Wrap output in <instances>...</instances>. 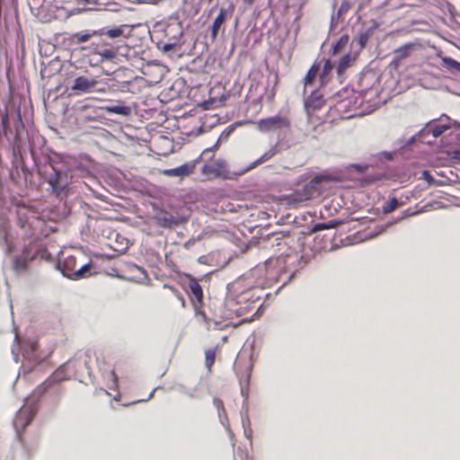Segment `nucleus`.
Returning a JSON list of instances; mask_svg holds the SVG:
<instances>
[{"instance_id":"nucleus-22","label":"nucleus","mask_w":460,"mask_h":460,"mask_svg":"<svg viewBox=\"0 0 460 460\" xmlns=\"http://www.w3.org/2000/svg\"><path fill=\"white\" fill-rule=\"evenodd\" d=\"M101 35H104L109 38L115 39V38H118L122 35V30L119 27H114V28L109 29V30L102 29L101 31Z\"/></svg>"},{"instance_id":"nucleus-2","label":"nucleus","mask_w":460,"mask_h":460,"mask_svg":"<svg viewBox=\"0 0 460 460\" xmlns=\"http://www.w3.org/2000/svg\"><path fill=\"white\" fill-rule=\"evenodd\" d=\"M246 123L256 124L257 128L263 133H269L279 129H289L291 128L290 119L288 116L279 114L259 119L256 122L248 120Z\"/></svg>"},{"instance_id":"nucleus-3","label":"nucleus","mask_w":460,"mask_h":460,"mask_svg":"<svg viewBox=\"0 0 460 460\" xmlns=\"http://www.w3.org/2000/svg\"><path fill=\"white\" fill-rule=\"evenodd\" d=\"M75 261L76 260L74 256H68L64 260L61 264L62 273L64 276L74 280H78L91 276V270L93 268V264L91 262L76 269Z\"/></svg>"},{"instance_id":"nucleus-21","label":"nucleus","mask_w":460,"mask_h":460,"mask_svg":"<svg viewBox=\"0 0 460 460\" xmlns=\"http://www.w3.org/2000/svg\"><path fill=\"white\" fill-rule=\"evenodd\" d=\"M333 68V65L331 63L330 60H326L323 68V71L320 75V81H321V86H323L325 84H327L328 79L327 76L332 72Z\"/></svg>"},{"instance_id":"nucleus-17","label":"nucleus","mask_w":460,"mask_h":460,"mask_svg":"<svg viewBox=\"0 0 460 460\" xmlns=\"http://www.w3.org/2000/svg\"><path fill=\"white\" fill-rule=\"evenodd\" d=\"M320 71V65L318 63H314L310 69L308 70L305 79L304 84L305 85H310L314 83L315 77L319 74Z\"/></svg>"},{"instance_id":"nucleus-38","label":"nucleus","mask_w":460,"mask_h":460,"mask_svg":"<svg viewBox=\"0 0 460 460\" xmlns=\"http://www.w3.org/2000/svg\"><path fill=\"white\" fill-rule=\"evenodd\" d=\"M274 96H275V91L273 90L272 93H270L269 99L272 101L274 99Z\"/></svg>"},{"instance_id":"nucleus-32","label":"nucleus","mask_w":460,"mask_h":460,"mask_svg":"<svg viewBox=\"0 0 460 460\" xmlns=\"http://www.w3.org/2000/svg\"><path fill=\"white\" fill-rule=\"evenodd\" d=\"M421 179L427 181L429 184H431L434 181V179L430 172L428 170H424L421 172Z\"/></svg>"},{"instance_id":"nucleus-4","label":"nucleus","mask_w":460,"mask_h":460,"mask_svg":"<svg viewBox=\"0 0 460 460\" xmlns=\"http://www.w3.org/2000/svg\"><path fill=\"white\" fill-rule=\"evenodd\" d=\"M71 178L72 176H69L67 172L53 168V172L49 175L48 182L53 189V191L57 195H60L66 191L71 183Z\"/></svg>"},{"instance_id":"nucleus-9","label":"nucleus","mask_w":460,"mask_h":460,"mask_svg":"<svg viewBox=\"0 0 460 460\" xmlns=\"http://www.w3.org/2000/svg\"><path fill=\"white\" fill-rule=\"evenodd\" d=\"M195 165L193 164H185L179 167L164 171L166 176H188L194 172Z\"/></svg>"},{"instance_id":"nucleus-12","label":"nucleus","mask_w":460,"mask_h":460,"mask_svg":"<svg viewBox=\"0 0 460 460\" xmlns=\"http://www.w3.org/2000/svg\"><path fill=\"white\" fill-rule=\"evenodd\" d=\"M279 152V147L277 145L271 146L267 152H265L261 157H259L257 160H255L251 165L248 167L247 170H252L257 167L258 165L269 161L271 159L274 155H276Z\"/></svg>"},{"instance_id":"nucleus-28","label":"nucleus","mask_w":460,"mask_h":460,"mask_svg":"<svg viewBox=\"0 0 460 460\" xmlns=\"http://www.w3.org/2000/svg\"><path fill=\"white\" fill-rule=\"evenodd\" d=\"M100 55L105 58V59H113L116 58L117 56V51L115 49H104L103 51H102L100 53Z\"/></svg>"},{"instance_id":"nucleus-34","label":"nucleus","mask_w":460,"mask_h":460,"mask_svg":"<svg viewBox=\"0 0 460 460\" xmlns=\"http://www.w3.org/2000/svg\"><path fill=\"white\" fill-rule=\"evenodd\" d=\"M451 157L456 162H460V148L453 150L451 152Z\"/></svg>"},{"instance_id":"nucleus-13","label":"nucleus","mask_w":460,"mask_h":460,"mask_svg":"<svg viewBox=\"0 0 460 460\" xmlns=\"http://www.w3.org/2000/svg\"><path fill=\"white\" fill-rule=\"evenodd\" d=\"M413 47H414V44L408 43L402 47L396 49L394 51V63L397 64V63L401 62L402 59L407 58L410 56V52L413 49Z\"/></svg>"},{"instance_id":"nucleus-25","label":"nucleus","mask_w":460,"mask_h":460,"mask_svg":"<svg viewBox=\"0 0 460 460\" xmlns=\"http://www.w3.org/2000/svg\"><path fill=\"white\" fill-rule=\"evenodd\" d=\"M358 45L359 46V48L362 49L365 48V46L367 45V42L368 40V35L367 33L366 32H362L360 33L359 35H358L355 40H354Z\"/></svg>"},{"instance_id":"nucleus-19","label":"nucleus","mask_w":460,"mask_h":460,"mask_svg":"<svg viewBox=\"0 0 460 460\" xmlns=\"http://www.w3.org/2000/svg\"><path fill=\"white\" fill-rule=\"evenodd\" d=\"M399 207V201L395 197H390L382 206L384 214H389Z\"/></svg>"},{"instance_id":"nucleus-31","label":"nucleus","mask_w":460,"mask_h":460,"mask_svg":"<svg viewBox=\"0 0 460 460\" xmlns=\"http://www.w3.org/2000/svg\"><path fill=\"white\" fill-rule=\"evenodd\" d=\"M109 377L112 380V385H111L109 388L115 390L117 388L118 379L114 370L109 373Z\"/></svg>"},{"instance_id":"nucleus-5","label":"nucleus","mask_w":460,"mask_h":460,"mask_svg":"<svg viewBox=\"0 0 460 460\" xmlns=\"http://www.w3.org/2000/svg\"><path fill=\"white\" fill-rule=\"evenodd\" d=\"M35 411L31 406H23L16 413L13 420V426L17 430L18 436L21 438V432L33 420Z\"/></svg>"},{"instance_id":"nucleus-11","label":"nucleus","mask_w":460,"mask_h":460,"mask_svg":"<svg viewBox=\"0 0 460 460\" xmlns=\"http://www.w3.org/2000/svg\"><path fill=\"white\" fill-rule=\"evenodd\" d=\"M231 13H228L226 9H221L219 14L215 19L212 26H211V36L213 39H215L218 31L221 28V26L224 24V22L226 21L227 18L231 17Z\"/></svg>"},{"instance_id":"nucleus-29","label":"nucleus","mask_w":460,"mask_h":460,"mask_svg":"<svg viewBox=\"0 0 460 460\" xmlns=\"http://www.w3.org/2000/svg\"><path fill=\"white\" fill-rule=\"evenodd\" d=\"M351 5L349 1L345 0L341 3V7L339 9V14L341 15L347 13L350 9Z\"/></svg>"},{"instance_id":"nucleus-16","label":"nucleus","mask_w":460,"mask_h":460,"mask_svg":"<svg viewBox=\"0 0 460 460\" xmlns=\"http://www.w3.org/2000/svg\"><path fill=\"white\" fill-rule=\"evenodd\" d=\"M442 66L452 73H460V62L452 58H442Z\"/></svg>"},{"instance_id":"nucleus-8","label":"nucleus","mask_w":460,"mask_h":460,"mask_svg":"<svg viewBox=\"0 0 460 460\" xmlns=\"http://www.w3.org/2000/svg\"><path fill=\"white\" fill-rule=\"evenodd\" d=\"M325 101L321 95L316 94L315 93L310 95L305 101V110L308 113L314 112L323 108Z\"/></svg>"},{"instance_id":"nucleus-26","label":"nucleus","mask_w":460,"mask_h":460,"mask_svg":"<svg viewBox=\"0 0 460 460\" xmlns=\"http://www.w3.org/2000/svg\"><path fill=\"white\" fill-rule=\"evenodd\" d=\"M108 111L120 115H128L129 113V108L126 106H112L108 108Z\"/></svg>"},{"instance_id":"nucleus-10","label":"nucleus","mask_w":460,"mask_h":460,"mask_svg":"<svg viewBox=\"0 0 460 460\" xmlns=\"http://www.w3.org/2000/svg\"><path fill=\"white\" fill-rule=\"evenodd\" d=\"M96 34V31H82L70 34L67 40L71 44H81L89 41Z\"/></svg>"},{"instance_id":"nucleus-14","label":"nucleus","mask_w":460,"mask_h":460,"mask_svg":"<svg viewBox=\"0 0 460 460\" xmlns=\"http://www.w3.org/2000/svg\"><path fill=\"white\" fill-rule=\"evenodd\" d=\"M156 223L162 227H172L175 224L173 216L163 212L156 217Z\"/></svg>"},{"instance_id":"nucleus-37","label":"nucleus","mask_w":460,"mask_h":460,"mask_svg":"<svg viewBox=\"0 0 460 460\" xmlns=\"http://www.w3.org/2000/svg\"><path fill=\"white\" fill-rule=\"evenodd\" d=\"M255 0H243V3L245 4L251 5L254 3Z\"/></svg>"},{"instance_id":"nucleus-6","label":"nucleus","mask_w":460,"mask_h":460,"mask_svg":"<svg viewBox=\"0 0 460 460\" xmlns=\"http://www.w3.org/2000/svg\"><path fill=\"white\" fill-rule=\"evenodd\" d=\"M98 83V80L95 78L78 76L74 80V84L71 88L77 93H93L97 91L96 86Z\"/></svg>"},{"instance_id":"nucleus-33","label":"nucleus","mask_w":460,"mask_h":460,"mask_svg":"<svg viewBox=\"0 0 460 460\" xmlns=\"http://www.w3.org/2000/svg\"><path fill=\"white\" fill-rule=\"evenodd\" d=\"M51 383H52V382H51V381H49V380L45 381L41 385H40V386L36 389V392H37V393H40V394L44 393L48 388H49V387H50Z\"/></svg>"},{"instance_id":"nucleus-15","label":"nucleus","mask_w":460,"mask_h":460,"mask_svg":"<svg viewBox=\"0 0 460 460\" xmlns=\"http://www.w3.org/2000/svg\"><path fill=\"white\" fill-rule=\"evenodd\" d=\"M219 350V346L217 345L213 349H208L205 350V365L208 370L211 371L212 367L216 360L217 352Z\"/></svg>"},{"instance_id":"nucleus-7","label":"nucleus","mask_w":460,"mask_h":460,"mask_svg":"<svg viewBox=\"0 0 460 460\" xmlns=\"http://www.w3.org/2000/svg\"><path fill=\"white\" fill-rule=\"evenodd\" d=\"M34 245L30 244L26 247L21 256L16 257L13 260V269L16 271H22L27 269L28 263L36 258V253L31 252Z\"/></svg>"},{"instance_id":"nucleus-23","label":"nucleus","mask_w":460,"mask_h":460,"mask_svg":"<svg viewBox=\"0 0 460 460\" xmlns=\"http://www.w3.org/2000/svg\"><path fill=\"white\" fill-rule=\"evenodd\" d=\"M449 128L447 125H435L433 127H430L429 130L431 132L433 137H438L441 136L446 130Z\"/></svg>"},{"instance_id":"nucleus-1","label":"nucleus","mask_w":460,"mask_h":460,"mask_svg":"<svg viewBox=\"0 0 460 460\" xmlns=\"http://www.w3.org/2000/svg\"><path fill=\"white\" fill-rule=\"evenodd\" d=\"M185 291L190 297V300L194 308L196 316L199 317L200 320L206 324V326L208 328H209L211 325V321L206 315L205 312L202 310V305H203L202 287L200 286V284L195 278H190Z\"/></svg>"},{"instance_id":"nucleus-18","label":"nucleus","mask_w":460,"mask_h":460,"mask_svg":"<svg viewBox=\"0 0 460 460\" xmlns=\"http://www.w3.org/2000/svg\"><path fill=\"white\" fill-rule=\"evenodd\" d=\"M355 59L351 56V54L344 55L339 62L338 67H337V73L339 75H341L343 72L351 66L352 61Z\"/></svg>"},{"instance_id":"nucleus-27","label":"nucleus","mask_w":460,"mask_h":460,"mask_svg":"<svg viewBox=\"0 0 460 460\" xmlns=\"http://www.w3.org/2000/svg\"><path fill=\"white\" fill-rule=\"evenodd\" d=\"M332 180V177L330 174H320L316 175L313 178L311 181L312 184H319L323 181H331Z\"/></svg>"},{"instance_id":"nucleus-35","label":"nucleus","mask_w":460,"mask_h":460,"mask_svg":"<svg viewBox=\"0 0 460 460\" xmlns=\"http://www.w3.org/2000/svg\"><path fill=\"white\" fill-rule=\"evenodd\" d=\"M17 122H18L22 127H23V124H22V117H21L20 112H18V114H17Z\"/></svg>"},{"instance_id":"nucleus-36","label":"nucleus","mask_w":460,"mask_h":460,"mask_svg":"<svg viewBox=\"0 0 460 460\" xmlns=\"http://www.w3.org/2000/svg\"><path fill=\"white\" fill-rule=\"evenodd\" d=\"M204 172H214V170H212V169H211V166H210V165L206 164V165L204 166Z\"/></svg>"},{"instance_id":"nucleus-30","label":"nucleus","mask_w":460,"mask_h":460,"mask_svg":"<svg viewBox=\"0 0 460 460\" xmlns=\"http://www.w3.org/2000/svg\"><path fill=\"white\" fill-rule=\"evenodd\" d=\"M8 119H9L8 113L7 112L3 113L2 114V125H3V128H4V133L5 136H7V132H8Z\"/></svg>"},{"instance_id":"nucleus-20","label":"nucleus","mask_w":460,"mask_h":460,"mask_svg":"<svg viewBox=\"0 0 460 460\" xmlns=\"http://www.w3.org/2000/svg\"><path fill=\"white\" fill-rule=\"evenodd\" d=\"M349 38L348 35H342L339 40H337L332 48V52L333 55L339 54L343 48L349 43Z\"/></svg>"},{"instance_id":"nucleus-24","label":"nucleus","mask_w":460,"mask_h":460,"mask_svg":"<svg viewBox=\"0 0 460 460\" xmlns=\"http://www.w3.org/2000/svg\"><path fill=\"white\" fill-rule=\"evenodd\" d=\"M213 404L217 408L219 418H222V416H226V411L224 406V402L219 398H214Z\"/></svg>"}]
</instances>
